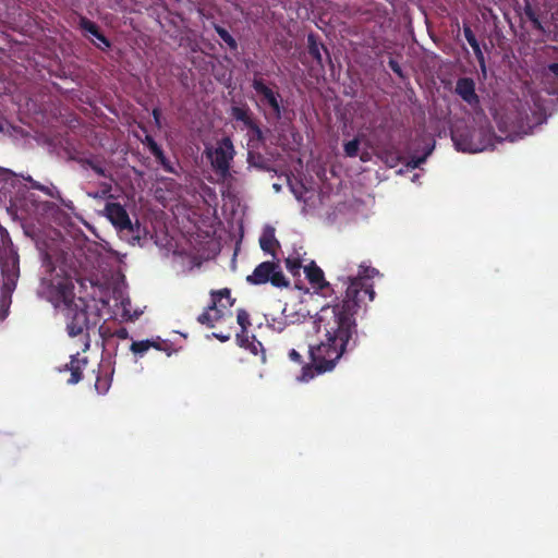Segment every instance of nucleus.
<instances>
[{
    "label": "nucleus",
    "mask_w": 558,
    "mask_h": 558,
    "mask_svg": "<svg viewBox=\"0 0 558 558\" xmlns=\"http://www.w3.org/2000/svg\"><path fill=\"white\" fill-rule=\"evenodd\" d=\"M379 275L371 266L360 265L357 276L348 278L344 298L332 305H325L316 316V329L323 333L317 344L308 347L311 363L302 366L299 380L310 381L316 375L331 372L342 355L353 351L359 344V331L355 315L375 299V290L369 280Z\"/></svg>",
    "instance_id": "nucleus-1"
},
{
    "label": "nucleus",
    "mask_w": 558,
    "mask_h": 558,
    "mask_svg": "<svg viewBox=\"0 0 558 558\" xmlns=\"http://www.w3.org/2000/svg\"><path fill=\"white\" fill-rule=\"evenodd\" d=\"M41 260L45 272L37 294L63 313L68 335L80 337L82 351L85 352L90 347L89 331L96 322H90L87 302L75 296L74 269L66 263L65 254L57 250L43 253Z\"/></svg>",
    "instance_id": "nucleus-2"
},
{
    "label": "nucleus",
    "mask_w": 558,
    "mask_h": 558,
    "mask_svg": "<svg viewBox=\"0 0 558 558\" xmlns=\"http://www.w3.org/2000/svg\"><path fill=\"white\" fill-rule=\"evenodd\" d=\"M252 88L259 96L260 107L264 108V117L267 120L279 121L286 111L280 93L267 85L259 73L254 74Z\"/></svg>",
    "instance_id": "nucleus-3"
},
{
    "label": "nucleus",
    "mask_w": 558,
    "mask_h": 558,
    "mask_svg": "<svg viewBox=\"0 0 558 558\" xmlns=\"http://www.w3.org/2000/svg\"><path fill=\"white\" fill-rule=\"evenodd\" d=\"M235 299L231 296V290L223 288L210 291V304L197 316L201 325L213 328L215 323L223 317V310L233 306Z\"/></svg>",
    "instance_id": "nucleus-4"
},
{
    "label": "nucleus",
    "mask_w": 558,
    "mask_h": 558,
    "mask_svg": "<svg viewBox=\"0 0 558 558\" xmlns=\"http://www.w3.org/2000/svg\"><path fill=\"white\" fill-rule=\"evenodd\" d=\"M0 267L3 276V289L12 291L20 276L19 254L14 250L10 239L3 240L0 246Z\"/></svg>",
    "instance_id": "nucleus-5"
},
{
    "label": "nucleus",
    "mask_w": 558,
    "mask_h": 558,
    "mask_svg": "<svg viewBox=\"0 0 558 558\" xmlns=\"http://www.w3.org/2000/svg\"><path fill=\"white\" fill-rule=\"evenodd\" d=\"M235 155L234 146L230 137H222L215 148H206V156L210 160L214 171L221 178L230 175V163Z\"/></svg>",
    "instance_id": "nucleus-6"
},
{
    "label": "nucleus",
    "mask_w": 558,
    "mask_h": 558,
    "mask_svg": "<svg viewBox=\"0 0 558 558\" xmlns=\"http://www.w3.org/2000/svg\"><path fill=\"white\" fill-rule=\"evenodd\" d=\"M246 282L254 286L270 282L276 288H288L290 281L283 275L281 267L276 262H263L246 277Z\"/></svg>",
    "instance_id": "nucleus-7"
},
{
    "label": "nucleus",
    "mask_w": 558,
    "mask_h": 558,
    "mask_svg": "<svg viewBox=\"0 0 558 558\" xmlns=\"http://www.w3.org/2000/svg\"><path fill=\"white\" fill-rule=\"evenodd\" d=\"M483 130H472L466 133L452 132V141L458 150L464 153H477L486 148L487 144L478 141L483 135Z\"/></svg>",
    "instance_id": "nucleus-8"
},
{
    "label": "nucleus",
    "mask_w": 558,
    "mask_h": 558,
    "mask_svg": "<svg viewBox=\"0 0 558 558\" xmlns=\"http://www.w3.org/2000/svg\"><path fill=\"white\" fill-rule=\"evenodd\" d=\"M454 94L473 110L481 108V98L476 93L474 78L468 76L459 77L456 82Z\"/></svg>",
    "instance_id": "nucleus-9"
},
{
    "label": "nucleus",
    "mask_w": 558,
    "mask_h": 558,
    "mask_svg": "<svg viewBox=\"0 0 558 558\" xmlns=\"http://www.w3.org/2000/svg\"><path fill=\"white\" fill-rule=\"evenodd\" d=\"M107 217L120 230L133 231V226L125 208L119 203H108L105 207Z\"/></svg>",
    "instance_id": "nucleus-10"
},
{
    "label": "nucleus",
    "mask_w": 558,
    "mask_h": 558,
    "mask_svg": "<svg viewBox=\"0 0 558 558\" xmlns=\"http://www.w3.org/2000/svg\"><path fill=\"white\" fill-rule=\"evenodd\" d=\"M78 352L71 355L70 363L65 364L64 369L70 371L71 376L66 380L69 385H75L83 378V369L86 367L88 361L87 357H78Z\"/></svg>",
    "instance_id": "nucleus-11"
},
{
    "label": "nucleus",
    "mask_w": 558,
    "mask_h": 558,
    "mask_svg": "<svg viewBox=\"0 0 558 558\" xmlns=\"http://www.w3.org/2000/svg\"><path fill=\"white\" fill-rule=\"evenodd\" d=\"M304 271L306 278L314 287L324 289L329 286V283L325 281L323 270L316 265L315 262H311L307 266H305Z\"/></svg>",
    "instance_id": "nucleus-12"
},
{
    "label": "nucleus",
    "mask_w": 558,
    "mask_h": 558,
    "mask_svg": "<svg viewBox=\"0 0 558 558\" xmlns=\"http://www.w3.org/2000/svg\"><path fill=\"white\" fill-rule=\"evenodd\" d=\"M236 342L238 344L250 351L254 355H258L260 352L264 353V348L260 341H258L255 336H250L247 333H236Z\"/></svg>",
    "instance_id": "nucleus-13"
},
{
    "label": "nucleus",
    "mask_w": 558,
    "mask_h": 558,
    "mask_svg": "<svg viewBox=\"0 0 558 558\" xmlns=\"http://www.w3.org/2000/svg\"><path fill=\"white\" fill-rule=\"evenodd\" d=\"M259 245L264 252L271 254L274 257L276 256L275 246H279V242L275 236L274 228L269 227L264 231L259 238Z\"/></svg>",
    "instance_id": "nucleus-14"
},
{
    "label": "nucleus",
    "mask_w": 558,
    "mask_h": 558,
    "mask_svg": "<svg viewBox=\"0 0 558 558\" xmlns=\"http://www.w3.org/2000/svg\"><path fill=\"white\" fill-rule=\"evenodd\" d=\"M163 341L158 340H141V341H133L130 350L140 356H143L150 348H155L157 350H162Z\"/></svg>",
    "instance_id": "nucleus-15"
},
{
    "label": "nucleus",
    "mask_w": 558,
    "mask_h": 558,
    "mask_svg": "<svg viewBox=\"0 0 558 558\" xmlns=\"http://www.w3.org/2000/svg\"><path fill=\"white\" fill-rule=\"evenodd\" d=\"M378 157L389 167L395 168L401 161L399 151L395 148H384L378 153Z\"/></svg>",
    "instance_id": "nucleus-16"
},
{
    "label": "nucleus",
    "mask_w": 558,
    "mask_h": 558,
    "mask_svg": "<svg viewBox=\"0 0 558 558\" xmlns=\"http://www.w3.org/2000/svg\"><path fill=\"white\" fill-rule=\"evenodd\" d=\"M307 43L310 56L317 62V64L323 65V56L320 49H324L325 51H327V49L324 45H319L316 41V38L313 34L308 35Z\"/></svg>",
    "instance_id": "nucleus-17"
},
{
    "label": "nucleus",
    "mask_w": 558,
    "mask_h": 558,
    "mask_svg": "<svg viewBox=\"0 0 558 558\" xmlns=\"http://www.w3.org/2000/svg\"><path fill=\"white\" fill-rule=\"evenodd\" d=\"M247 163L259 170H269L267 158L258 151L250 150L247 153Z\"/></svg>",
    "instance_id": "nucleus-18"
},
{
    "label": "nucleus",
    "mask_w": 558,
    "mask_h": 558,
    "mask_svg": "<svg viewBox=\"0 0 558 558\" xmlns=\"http://www.w3.org/2000/svg\"><path fill=\"white\" fill-rule=\"evenodd\" d=\"M214 29L218 36L226 43L230 50L235 51L238 49L236 40L230 35V33L218 24H214Z\"/></svg>",
    "instance_id": "nucleus-19"
},
{
    "label": "nucleus",
    "mask_w": 558,
    "mask_h": 558,
    "mask_svg": "<svg viewBox=\"0 0 558 558\" xmlns=\"http://www.w3.org/2000/svg\"><path fill=\"white\" fill-rule=\"evenodd\" d=\"M78 27L82 31L89 33L95 38L100 33L98 25L95 22L88 20L86 16H83V15H80Z\"/></svg>",
    "instance_id": "nucleus-20"
},
{
    "label": "nucleus",
    "mask_w": 558,
    "mask_h": 558,
    "mask_svg": "<svg viewBox=\"0 0 558 558\" xmlns=\"http://www.w3.org/2000/svg\"><path fill=\"white\" fill-rule=\"evenodd\" d=\"M472 49H473V52L476 57V60L478 62V65H480V69H481V73H482V76L484 78H486L487 76V68H486V60H485V57H484V53L482 51V48H481V45L480 43L477 41L476 44L474 45H471Z\"/></svg>",
    "instance_id": "nucleus-21"
},
{
    "label": "nucleus",
    "mask_w": 558,
    "mask_h": 558,
    "mask_svg": "<svg viewBox=\"0 0 558 558\" xmlns=\"http://www.w3.org/2000/svg\"><path fill=\"white\" fill-rule=\"evenodd\" d=\"M44 193L52 198L59 199L61 202V204L66 208H69V209L74 208L73 202L63 199L61 196V192L56 186H53V185L46 186V191H44Z\"/></svg>",
    "instance_id": "nucleus-22"
},
{
    "label": "nucleus",
    "mask_w": 558,
    "mask_h": 558,
    "mask_svg": "<svg viewBox=\"0 0 558 558\" xmlns=\"http://www.w3.org/2000/svg\"><path fill=\"white\" fill-rule=\"evenodd\" d=\"M236 322L241 327L240 333H247V329L251 326V319H250V314L245 310H243V308L238 310Z\"/></svg>",
    "instance_id": "nucleus-23"
},
{
    "label": "nucleus",
    "mask_w": 558,
    "mask_h": 558,
    "mask_svg": "<svg viewBox=\"0 0 558 558\" xmlns=\"http://www.w3.org/2000/svg\"><path fill=\"white\" fill-rule=\"evenodd\" d=\"M230 114L234 120L240 121V120H243L244 118H247V116L252 114V111L247 105L233 106V107H231Z\"/></svg>",
    "instance_id": "nucleus-24"
},
{
    "label": "nucleus",
    "mask_w": 558,
    "mask_h": 558,
    "mask_svg": "<svg viewBox=\"0 0 558 558\" xmlns=\"http://www.w3.org/2000/svg\"><path fill=\"white\" fill-rule=\"evenodd\" d=\"M151 155L156 158V160L158 161V163H160L165 171L170 173L173 172V168L168 158L166 157L162 148L158 149V153H154Z\"/></svg>",
    "instance_id": "nucleus-25"
},
{
    "label": "nucleus",
    "mask_w": 558,
    "mask_h": 558,
    "mask_svg": "<svg viewBox=\"0 0 558 558\" xmlns=\"http://www.w3.org/2000/svg\"><path fill=\"white\" fill-rule=\"evenodd\" d=\"M344 154L348 157H356L360 148V141L357 138H353L344 144Z\"/></svg>",
    "instance_id": "nucleus-26"
},
{
    "label": "nucleus",
    "mask_w": 558,
    "mask_h": 558,
    "mask_svg": "<svg viewBox=\"0 0 558 558\" xmlns=\"http://www.w3.org/2000/svg\"><path fill=\"white\" fill-rule=\"evenodd\" d=\"M286 267L292 275L299 274L300 268L302 267L300 258L288 257L286 259Z\"/></svg>",
    "instance_id": "nucleus-27"
},
{
    "label": "nucleus",
    "mask_w": 558,
    "mask_h": 558,
    "mask_svg": "<svg viewBox=\"0 0 558 558\" xmlns=\"http://www.w3.org/2000/svg\"><path fill=\"white\" fill-rule=\"evenodd\" d=\"M248 132H250V141L256 140L257 142H262V143L265 141L264 132L257 122L255 124H253V126L248 130Z\"/></svg>",
    "instance_id": "nucleus-28"
},
{
    "label": "nucleus",
    "mask_w": 558,
    "mask_h": 558,
    "mask_svg": "<svg viewBox=\"0 0 558 558\" xmlns=\"http://www.w3.org/2000/svg\"><path fill=\"white\" fill-rule=\"evenodd\" d=\"M97 175L109 179L113 181L112 174L109 170H107L100 160L96 162V165L92 169Z\"/></svg>",
    "instance_id": "nucleus-29"
},
{
    "label": "nucleus",
    "mask_w": 558,
    "mask_h": 558,
    "mask_svg": "<svg viewBox=\"0 0 558 558\" xmlns=\"http://www.w3.org/2000/svg\"><path fill=\"white\" fill-rule=\"evenodd\" d=\"M110 387V380L108 378L97 377L95 388L99 393H106Z\"/></svg>",
    "instance_id": "nucleus-30"
},
{
    "label": "nucleus",
    "mask_w": 558,
    "mask_h": 558,
    "mask_svg": "<svg viewBox=\"0 0 558 558\" xmlns=\"http://www.w3.org/2000/svg\"><path fill=\"white\" fill-rule=\"evenodd\" d=\"M111 182L112 181H110V180L108 182H100L99 187L101 190V195H100L101 199L112 197V195H111V191H112Z\"/></svg>",
    "instance_id": "nucleus-31"
},
{
    "label": "nucleus",
    "mask_w": 558,
    "mask_h": 558,
    "mask_svg": "<svg viewBox=\"0 0 558 558\" xmlns=\"http://www.w3.org/2000/svg\"><path fill=\"white\" fill-rule=\"evenodd\" d=\"M143 143L147 146V148L149 149V151L151 154L158 153V149L161 148L157 144V142L154 140V137L151 135H148V134L145 136V140L143 141Z\"/></svg>",
    "instance_id": "nucleus-32"
},
{
    "label": "nucleus",
    "mask_w": 558,
    "mask_h": 558,
    "mask_svg": "<svg viewBox=\"0 0 558 558\" xmlns=\"http://www.w3.org/2000/svg\"><path fill=\"white\" fill-rule=\"evenodd\" d=\"M463 35H464V37H465V39H466V41L469 43L470 46L474 45V44H476L478 41L476 39V36L473 33L472 28L469 25H466V24L463 25Z\"/></svg>",
    "instance_id": "nucleus-33"
},
{
    "label": "nucleus",
    "mask_w": 558,
    "mask_h": 558,
    "mask_svg": "<svg viewBox=\"0 0 558 558\" xmlns=\"http://www.w3.org/2000/svg\"><path fill=\"white\" fill-rule=\"evenodd\" d=\"M388 65L395 74H397L401 78L403 77V71L397 60L390 58L388 61Z\"/></svg>",
    "instance_id": "nucleus-34"
},
{
    "label": "nucleus",
    "mask_w": 558,
    "mask_h": 558,
    "mask_svg": "<svg viewBox=\"0 0 558 558\" xmlns=\"http://www.w3.org/2000/svg\"><path fill=\"white\" fill-rule=\"evenodd\" d=\"M288 356H289L290 361H292L296 364L304 363L302 354L299 351H296L295 349H291L288 353Z\"/></svg>",
    "instance_id": "nucleus-35"
},
{
    "label": "nucleus",
    "mask_w": 558,
    "mask_h": 558,
    "mask_svg": "<svg viewBox=\"0 0 558 558\" xmlns=\"http://www.w3.org/2000/svg\"><path fill=\"white\" fill-rule=\"evenodd\" d=\"M78 163L81 165L82 168L84 169H93V167L96 165V162L98 161V159L96 158H80L78 160Z\"/></svg>",
    "instance_id": "nucleus-36"
},
{
    "label": "nucleus",
    "mask_w": 558,
    "mask_h": 558,
    "mask_svg": "<svg viewBox=\"0 0 558 558\" xmlns=\"http://www.w3.org/2000/svg\"><path fill=\"white\" fill-rule=\"evenodd\" d=\"M96 39L99 40L101 45H97V47L101 50H105L111 46L110 40L100 32Z\"/></svg>",
    "instance_id": "nucleus-37"
},
{
    "label": "nucleus",
    "mask_w": 558,
    "mask_h": 558,
    "mask_svg": "<svg viewBox=\"0 0 558 558\" xmlns=\"http://www.w3.org/2000/svg\"><path fill=\"white\" fill-rule=\"evenodd\" d=\"M31 185L32 189L34 190H38V191H46V185H43L41 183H39L38 181L34 180L33 178L28 177L26 179Z\"/></svg>",
    "instance_id": "nucleus-38"
},
{
    "label": "nucleus",
    "mask_w": 558,
    "mask_h": 558,
    "mask_svg": "<svg viewBox=\"0 0 558 558\" xmlns=\"http://www.w3.org/2000/svg\"><path fill=\"white\" fill-rule=\"evenodd\" d=\"M524 14L529 19L530 22L532 21V19H535L536 16H538L536 14V12L534 11V9L529 3L524 7Z\"/></svg>",
    "instance_id": "nucleus-39"
},
{
    "label": "nucleus",
    "mask_w": 558,
    "mask_h": 558,
    "mask_svg": "<svg viewBox=\"0 0 558 558\" xmlns=\"http://www.w3.org/2000/svg\"><path fill=\"white\" fill-rule=\"evenodd\" d=\"M151 114H153L155 124L158 128H160V125H161V110L159 108H154Z\"/></svg>",
    "instance_id": "nucleus-40"
},
{
    "label": "nucleus",
    "mask_w": 558,
    "mask_h": 558,
    "mask_svg": "<svg viewBox=\"0 0 558 558\" xmlns=\"http://www.w3.org/2000/svg\"><path fill=\"white\" fill-rule=\"evenodd\" d=\"M239 122H242L243 125L250 130L253 124H255L257 121L253 118V113L247 116V118H244L243 120H240Z\"/></svg>",
    "instance_id": "nucleus-41"
},
{
    "label": "nucleus",
    "mask_w": 558,
    "mask_h": 558,
    "mask_svg": "<svg viewBox=\"0 0 558 558\" xmlns=\"http://www.w3.org/2000/svg\"><path fill=\"white\" fill-rule=\"evenodd\" d=\"M239 122H242L243 125L250 130L253 124H255L257 121L253 118V113L247 116V118H244L243 120H240Z\"/></svg>",
    "instance_id": "nucleus-42"
},
{
    "label": "nucleus",
    "mask_w": 558,
    "mask_h": 558,
    "mask_svg": "<svg viewBox=\"0 0 558 558\" xmlns=\"http://www.w3.org/2000/svg\"><path fill=\"white\" fill-rule=\"evenodd\" d=\"M548 72L551 73L558 80V63L554 62L548 64Z\"/></svg>",
    "instance_id": "nucleus-43"
},
{
    "label": "nucleus",
    "mask_w": 558,
    "mask_h": 558,
    "mask_svg": "<svg viewBox=\"0 0 558 558\" xmlns=\"http://www.w3.org/2000/svg\"><path fill=\"white\" fill-rule=\"evenodd\" d=\"M43 207L46 211H56L58 206L52 202H45Z\"/></svg>",
    "instance_id": "nucleus-44"
},
{
    "label": "nucleus",
    "mask_w": 558,
    "mask_h": 558,
    "mask_svg": "<svg viewBox=\"0 0 558 558\" xmlns=\"http://www.w3.org/2000/svg\"><path fill=\"white\" fill-rule=\"evenodd\" d=\"M426 159V156L417 157L415 159H412L411 166L412 168H417L421 163H423Z\"/></svg>",
    "instance_id": "nucleus-45"
},
{
    "label": "nucleus",
    "mask_w": 558,
    "mask_h": 558,
    "mask_svg": "<svg viewBox=\"0 0 558 558\" xmlns=\"http://www.w3.org/2000/svg\"><path fill=\"white\" fill-rule=\"evenodd\" d=\"M533 27L537 31H544V27L538 19V16H536L535 19H532L531 21Z\"/></svg>",
    "instance_id": "nucleus-46"
},
{
    "label": "nucleus",
    "mask_w": 558,
    "mask_h": 558,
    "mask_svg": "<svg viewBox=\"0 0 558 558\" xmlns=\"http://www.w3.org/2000/svg\"><path fill=\"white\" fill-rule=\"evenodd\" d=\"M214 337L220 340L221 342H226L230 339V335H223V333H214Z\"/></svg>",
    "instance_id": "nucleus-47"
},
{
    "label": "nucleus",
    "mask_w": 558,
    "mask_h": 558,
    "mask_svg": "<svg viewBox=\"0 0 558 558\" xmlns=\"http://www.w3.org/2000/svg\"><path fill=\"white\" fill-rule=\"evenodd\" d=\"M544 4L549 9H553L558 5V0H544Z\"/></svg>",
    "instance_id": "nucleus-48"
},
{
    "label": "nucleus",
    "mask_w": 558,
    "mask_h": 558,
    "mask_svg": "<svg viewBox=\"0 0 558 558\" xmlns=\"http://www.w3.org/2000/svg\"><path fill=\"white\" fill-rule=\"evenodd\" d=\"M360 158H361V160L363 162H366V161L369 160V154L368 153H363Z\"/></svg>",
    "instance_id": "nucleus-49"
},
{
    "label": "nucleus",
    "mask_w": 558,
    "mask_h": 558,
    "mask_svg": "<svg viewBox=\"0 0 558 558\" xmlns=\"http://www.w3.org/2000/svg\"><path fill=\"white\" fill-rule=\"evenodd\" d=\"M118 336L120 338H126L128 337V331L125 329H121L119 332H118Z\"/></svg>",
    "instance_id": "nucleus-50"
},
{
    "label": "nucleus",
    "mask_w": 558,
    "mask_h": 558,
    "mask_svg": "<svg viewBox=\"0 0 558 558\" xmlns=\"http://www.w3.org/2000/svg\"><path fill=\"white\" fill-rule=\"evenodd\" d=\"M93 198H100V195H101V190H99L98 192L94 193V194H89Z\"/></svg>",
    "instance_id": "nucleus-51"
},
{
    "label": "nucleus",
    "mask_w": 558,
    "mask_h": 558,
    "mask_svg": "<svg viewBox=\"0 0 558 558\" xmlns=\"http://www.w3.org/2000/svg\"><path fill=\"white\" fill-rule=\"evenodd\" d=\"M2 130H3V128H2V125L0 124V131H2Z\"/></svg>",
    "instance_id": "nucleus-52"
}]
</instances>
